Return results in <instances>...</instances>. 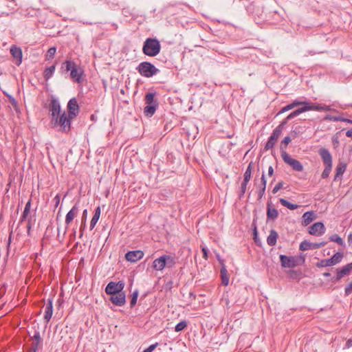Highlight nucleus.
I'll return each mask as SVG.
<instances>
[{
    "label": "nucleus",
    "instance_id": "nucleus-1",
    "mask_svg": "<svg viewBox=\"0 0 352 352\" xmlns=\"http://www.w3.org/2000/svg\"><path fill=\"white\" fill-rule=\"evenodd\" d=\"M60 70L63 74L70 72V78L74 82L81 83L83 81L84 69L80 66L77 65L73 60H67L63 62Z\"/></svg>",
    "mask_w": 352,
    "mask_h": 352
},
{
    "label": "nucleus",
    "instance_id": "nucleus-2",
    "mask_svg": "<svg viewBox=\"0 0 352 352\" xmlns=\"http://www.w3.org/2000/svg\"><path fill=\"white\" fill-rule=\"evenodd\" d=\"M65 111L50 120V124L53 128L59 127L58 131L67 133L71 129V120Z\"/></svg>",
    "mask_w": 352,
    "mask_h": 352
},
{
    "label": "nucleus",
    "instance_id": "nucleus-3",
    "mask_svg": "<svg viewBox=\"0 0 352 352\" xmlns=\"http://www.w3.org/2000/svg\"><path fill=\"white\" fill-rule=\"evenodd\" d=\"M161 45L156 38H147L143 43L142 52L148 56H155L160 52Z\"/></svg>",
    "mask_w": 352,
    "mask_h": 352
},
{
    "label": "nucleus",
    "instance_id": "nucleus-4",
    "mask_svg": "<svg viewBox=\"0 0 352 352\" xmlns=\"http://www.w3.org/2000/svg\"><path fill=\"white\" fill-rule=\"evenodd\" d=\"M138 73L144 77L151 78L160 72L153 64L148 61L141 62L136 67Z\"/></svg>",
    "mask_w": 352,
    "mask_h": 352
},
{
    "label": "nucleus",
    "instance_id": "nucleus-5",
    "mask_svg": "<svg viewBox=\"0 0 352 352\" xmlns=\"http://www.w3.org/2000/svg\"><path fill=\"white\" fill-rule=\"evenodd\" d=\"M48 115L50 118V120H52V119H54L56 117H58V116L63 113L61 111L60 102L54 96H52L50 102L48 105Z\"/></svg>",
    "mask_w": 352,
    "mask_h": 352
},
{
    "label": "nucleus",
    "instance_id": "nucleus-6",
    "mask_svg": "<svg viewBox=\"0 0 352 352\" xmlns=\"http://www.w3.org/2000/svg\"><path fill=\"white\" fill-rule=\"evenodd\" d=\"M283 160L289 164L294 170L301 172L303 170L302 164L297 160L292 158L286 151L281 152Z\"/></svg>",
    "mask_w": 352,
    "mask_h": 352
},
{
    "label": "nucleus",
    "instance_id": "nucleus-7",
    "mask_svg": "<svg viewBox=\"0 0 352 352\" xmlns=\"http://www.w3.org/2000/svg\"><path fill=\"white\" fill-rule=\"evenodd\" d=\"M124 283L122 280L118 282L110 281L105 287V292L108 295L118 294L124 288Z\"/></svg>",
    "mask_w": 352,
    "mask_h": 352
},
{
    "label": "nucleus",
    "instance_id": "nucleus-8",
    "mask_svg": "<svg viewBox=\"0 0 352 352\" xmlns=\"http://www.w3.org/2000/svg\"><path fill=\"white\" fill-rule=\"evenodd\" d=\"M279 258L280 265L283 268H293L298 266L296 256H288L284 254H280Z\"/></svg>",
    "mask_w": 352,
    "mask_h": 352
},
{
    "label": "nucleus",
    "instance_id": "nucleus-9",
    "mask_svg": "<svg viewBox=\"0 0 352 352\" xmlns=\"http://www.w3.org/2000/svg\"><path fill=\"white\" fill-rule=\"evenodd\" d=\"M352 271V262L346 264L341 268L336 269V276L331 278L332 282L340 281L342 277L349 274Z\"/></svg>",
    "mask_w": 352,
    "mask_h": 352
},
{
    "label": "nucleus",
    "instance_id": "nucleus-10",
    "mask_svg": "<svg viewBox=\"0 0 352 352\" xmlns=\"http://www.w3.org/2000/svg\"><path fill=\"white\" fill-rule=\"evenodd\" d=\"M68 116L70 119H74L79 113V105L75 98L69 100L67 103Z\"/></svg>",
    "mask_w": 352,
    "mask_h": 352
},
{
    "label": "nucleus",
    "instance_id": "nucleus-11",
    "mask_svg": "<svg viewBox=\"0 0 352 352\" xmlns=\"http://www.w3.org/2000/svg\"><path fill=\"white\" fill-rule=\"evenodd\" d=\"M326 228L322 222H316L309 228V233L314 236H321L325 232Z\"/></svg>",
    "mask_w": 352,
    "mask_h": 352
},
{
    "label": "nucleus",
    "instance_id": "nucleus-12",
    "mask_svg": "<svg viewBox=\"0 0 352 352\" xmlns=\"http://www.w3.org/2000/svg\"><path fill=\"white\" fill-rule=\"evenodd\" d=\"M109 300L116 306L122 307L126 303V295L124 292L118 293V294L111 295Z\"/></svg>",
    "mask_w": 352,
    "mask_h": 352
},
{
    "label": "nucleus",
    "instance_id": "nucleus-13",
    "mask_svg": "<svg viewBox=\"0 0 352 352\" xmlns=\"http://www.w3.org/2000/svg\"><path fill=\"white\" fill-rule=\"evenodd\" d=\"M144 256V252L142 250L129 251L125 254L126 261L131 263H135Z\"/></svg>",
    "mask_w": 352,
    "mask_h": 352
},
{
    "label": "nucleus",
    "instance_id": "nucleus-14",
    "mask_svg": "<svg viewBox=\"0 0 352 352\" xmlns=\"http://www.w3.org/2000/svg\"><path fill=\"white\" fill-rule=\"evenodd\" d=\"M305 104L306 111H329L330 107L327 105H322L321 104L311 103L307 100H304Z\"/></svg>",
    "mask_w": 352,
    "mask_h": 352
},
{
    "label": "nucleus",
    "instance_id": "nucleus-15",
    "mask_svg": "<svg viewBox=\"0 0 352 352\" xmlns=\"http://www.w3.org/2000/svg\"><path fill=\"white\" fill-rule=\"evenodd\" d=\"M318 154L320 156L324 166L332 165V156L328 149L320 148L318 150Z\"/></svg>",
    "mask_w": 352,
    "mask_h": 352
},
{
    "label": "nucleus",
    "instance_id": "nucleus-16",
    "mask_svg": "<svg viewBox=\"0 0 352 352\" xmlns=\"http://www.w3.org/2000/svg\"><path fill=\"white\" fill-rule=\"evenodd\" d=\"M166 258L165 254L160 257L155 258L153 262V268L157 271H162L166 267Z\"/></svg>",
    "mask_w": 352,
    "mask_h": 352
},
{
    "label": "nucleus",
    "instance_id": "nucleus-17",
    "mask_svg": "<svg viewBox=\"0 0 352 352\" xmlns=\"http://www.w3.org/2000/svg\"><path fill=\"white\" fill-rule=\"evenodd\" d=\"M78 212V204H76L72 209L67 213L65 217V223L67 226H68L71 222L74 220V219L77 216ZM67 227H66V230Z\"/></svg>",
    "mask_w": 352,
    "mask_h": 352
},
{
    "label": "nucleus",
    "instance_id": "nucleus-18",
    "mask_svg": "<svg viewBox=\"0 0 352 352\" xmlns=\"http://www.w3.org/2000/svg\"><path fill=\"white\" fill-rule=\"evenodd\" d=\"M218 260L221 265V270H220L221 283L223 285L227 286L229 283V276L228 274V271H227L226 266L223 263V261L221 260L219 257H218Z\"/></svg>",
    "mask_w": 352,
    "mask_h": 352
},
{
    "label": "nucleus",
    "instance_id": "nucleus-19",
    "mask_svg": "<svg viewBox=\"0 0 352 352\" xmlns=\"http://www.w3.org/2000/svg\"><path fill=\"white\" fill-rule=\"evenodd\" d=\"M278 217V211L275 208H272L270 203L267 204V221H274Z\"/></svg>",
    "mask_w": 352,
    "mask_h": 352
},
{
    "label": "nucleus",
    "instance_id": "nucleus-20",
    "mask_svg": "<svg viewBox=\"0 0 352 352\" xmlns=\"http://www.w3.org/2000/svg\"><path fill=\"white\" fill-rule=\"evenodd\" d=\"M10 54L16 58V64L19 65L22 62V50L20 47L13 45L10 48Z\"/></svg>",
    "mask_w": 352,
    "mask_h": 352
},
{
    "label": "nucleus",
    "instance_id": "nucleus-21",
    "mask_svg": "<svg viewBox=\"0 0 352 352\" xmlns=\"http://www.w3.org/2000/svg\"><path fill=\"white\" fill-rule=\"evenodd\" d=\"M32 343H31V349H34L38 351L39 346L42 345L43 339L41 337L40 332L36 331L33 337L31 338Z\"/></svg>",
    "mask_w": 352,
    "mask_h": 352
},
{
    "label": "nucleus",
    "instance_id": "nucleus-22",
    "mask_svg": "<svg viewBox=\"0 0 352 352\" xmlns=\"http://www.w3.org/2000/svg\"><path fill=\"white\" fill-rule=\"evenodd\" d=\"M53 314V300L52 298H48L47 302L45 309L44 318L46 322H49L52 318Z\"/></svg>",
    "mask_w": 352,
    "mask_h": 352
},
{
    "label": "nucleus",
    "instance_id": "nucleus-23",
    "mask_svg": "<svg viewBox=\"0 0 352 352\" xmlns=\"http://www.w3.org/2000/svg\"><path fill=\"white\" fill-rule=\"evenodd\" d=\"M316 217V214L314 211H308L303 214L302 225L303 226H308L311 221H313Z\"/></svg>",
    "mask_w": 352,
    "mask_h": 352
},
{
    "label": "nucleus",
    "instance_id": "nucleus-24",
    "mask_svg": "<svg viewBox=\"0 0 352 352\" xmlns=\"http://www.w3.org/2000/svg\"><path fill=\"white\" fill-rule=\"evenodd\" d=\"M302 104H304V100H301L299 99L294 100L292 103L288 104L287 105L283 107L279 112L278 113V115L283 113L287 111H289L291 109H293L296 107L300 106Z\"/></svg>",
    "mask_w": 352,
    "mask_h": 352
},
{
    "label": "nucleus",
    "instance_id": "nucleus-25",
    "mask_svg": "<svg viewBox=\"0 0 352 352\" xmlns=\"http://www.w3.org/2000/svg\"><path fill=\"white\" fill-rule=\"evenodd\" d=\"M279 137V135L274 132H272V135H270L267 142L265 144L264 150L268 151L270 149H272L274 146Z\"/></svg>",
    "mask_w": 352,
    "mask_h": 352
},
{
    "label": "nucleus",
    "instance_id": "nucleus-26",
    "mask_svg": "<svg viewBox=\"0 0 352 352\" xmlns=\"http://www.w3.org/2000/svg\"><path fill=\"white\" fill-rule=\"evenodd\" d=\"M299 249L301 251H306L308 250L318 249L317 243H311L307 240H304L300 244Z\"/></svg>",
    "mask_w": 352,
    "mask_h": 352
},
{
    "label": "nucleus",
    "instance_id": "nucleus-27",
    "mask_svg": "<svg viewBox=\"0 0 352 352\" xmlns=\"http://www.w3.org/2000/svg\"><path fill=\"white\" fill-rule=\"evenodd\" d=\"M267 181L265 179V173H263L261 178V184L259 185V190L258 191V199L260 200L262 199L263 195H265V188H266Z\"/></svg>",
    "mask_w": 352,
    "mask_h": 352
},
{
    "label": "nucleus",
    "instance_id": "nucleus-28",
    "mask_svg": "<svg viewBox=\"0 0 352 352\" xmlns=\"http://www.w3.org/2000/svg\"><path fill=\"white\" fill-rule=\"evenodd\" d=\"M159 104H146V106L144 108V114L145 116L148 118L152 117L156 109H157Z\"/></svg>",
    "mask_w": 352,
    "mask_h": 352
},
{
    "label": "nucleus",
    "instance_id": "nucleus-29",
    "mask_svg": "<svg viewBox=\"0 0 352 352\" xmlns=\"http://www.w3.org/2000/svg\"><path fill=\"white\" fill-rule=\"evenodd\" d=\"M278 237V234L277 232L274 230H271L270 232V234L267 238V243L270 246L275 245L276 244Z\"/></svg>",
    "mask_w": 352,
    "mask_h": 352
},
{
    "label": "nucleus",
    "instance_id": "nucleus-30",
    "mask_svg": "<svg viewBox=\"0 0 352 352\" xmlns=\"http://www.w3.org/2000/svg\"><path fill=\"white\" fill-rule=\"evenodd\" d=\"M324 120H329V121H333V122L341 121V122H347V123L352 124V120L348 119V118H344L341 117V116H331V115H327L324 118Z\"/></svg>",
    "mask_w": 352,
    "mask_h": 352
},
{
    "label": "nucleus",
    "instance_id": "nucleus-31",
    "mask_svg": "<svg viewBox=\"0 0 352 352\" xmlns=\"http://www.w3.org/2000/svg\"><path fill=\"white\" fill-rule=\"evenodd\" d=\"M156 92H148L144 97V101L146 104H159L157 99H155Z\"/></svg>",
    "mask_w": 352,
    "mask_h": 352
},
{
    "label": "nucleus",
    "instance_id": "nucleus-32",
    "mask_svg": "<svg viewBox=\"0 0 352 352\" xmlns=\"http://www.w3.org/2000/svg\"><path fill=\"white\" fill-rule=\"evenodd\" d=\"M100 213H101V209H100V206H98L96 209H95V211H94V214L91 220V223H90V230H92L94 229V228L95 227L96 224L97 223L99 218H100Z\"/></svg>",
    "mask_w": 352,
    "mask_h": 352
},
{
    "label": "nucleus",
    "instance_id": "nucleus-33",
    "mask_svg": "<svg viewBox=\"0 0 352 352\" xmlns=\"http://www.w3.org/2000/svg\"><path fill=\"white\" fill-rule=\"evenodd\" d=\"M56 69V65H52V66L47 67L43 72V76L45 80H48L54 74Z\"/></svg>",
    "mask_w": 352,
    "mask_h": 352
},
{
    "label": "nucleus",
    "instance_id": "nucleus-34",
    "mask_svg": "<svg viewBox=\"0 0 352 352\" xmlns=\"http://www.w3.org/2000/svg\"><path fill=\"white\" fill-rule=\"evenodd\" d=\"M344 254L342 252H338L335 253L331 258V262L333 265H335L342 261V259L343 258Z\"/></svg>",
    "mask_w": 352,
    "mask_h": 352
},
{
    "label": "nucleus",
    "instance_id": "nucleus-35",
    "mask_svg": "<svg viewBox=\"0 0 352 352\" xmlns=\"http://www.w3.org/2000/svg\"><path fill=\"white\" fill-rule=\"evenodd\" d=\"M346 168V164L344 162H340L336 168L335 179L340 175H342Z\"/></svg>",
    "mask_w": 352,
    "mask_h": 352
},
{
    "label": "nucleus",
    "instance_id": "nucleus-36",
    "mask_svg": "<svg viewBox=\"0 0 352 352\" xmlns=\"http://www.w3.org/2000/svg\"><path fill=\"white\" fill-rule=\"evenodd\" d=\"M279 201L280 203L285 207L287 208L289 210H296L297 209L299 206L297 205V204H292L290 203L289 201H288L287 200L283 199V198H280L279 199Z\"/></svg>",
    "mask_w": 352,
    "mask_h": 352
},
{
    "label": "nucleus",
    "instance_id": "nucleus-37",
    "mask_svg": "<svg viewBox=\"0 0 352 352\" xmlns=\"http://www.w3.org/2000/svg\"><path fill=\"white\" fill-rule=\"evenodd\" d=\"M30 207H31V199L29 200L25 204L24 210H23V214L20 218V223H22L23 221H25L26 219V218L28 215V213L30 212Z\"/></svg>",
    "mask_w": 352,
    "mask_h": 352
},
{
    "label": "nucleus",
    "instance_id": "nucleus-38",
    "mask_svg": "<svg viewBox=\"0 0 352 352\" xmlns=\"http://www.w3.org/2000/svg\"><path fill=\"white\" fill-rule=\"evenodd\" d=\"M252 162H250L243 175V181L245 182H250V180L251 179V175H252Z\"/></svg>",
    "mask_w": 352,
    "mask_h": 352
},
{
    "label": "nucleus",
    "instance_id": "nucleus-39",
    "mask_svg": "<svg viewBox=\"0 0 352 352\" xmlns=\"http://www.w3.org/2000/svg\"><path fill=\"white\" fill-rule=\"evenodd\" d=\"M87 209L84 210L82 212V225L80 228V237H82L84 233V230L86 227V219H87Z\"/></svg>",
    "mask_w": 352,
    "mask_h": 352
},
{
    "label": "nucleus",
    "instance_id": "nucleus-40",
    "mask_svg": "<svg viewBox=\"0 0 352 352\" xmlns=\"http://www.w3.org/2000/svg\"><path fill=\"white\" fill-rule=\"evenodd\" d=\"M166 267L173 268L176 264L175 258L170 255L165 254Z\"/></svg>",
    "mask_w": 352,
    "mask_h": 352
},
{
    "label": "nucleus",
    "instance_id": "nucleus-41",
    "mask_svg": "<svg viewBox=\"0 0 352 352\" xmlns=\"http://www.w3.org/2000/svg\"><path fill=\"white\" fill-rule=\"evenodd\" d=\"M316 266L317 267H330L333 266L331 262L330 258L328 259H322L320 261L316 263Z\"/></svg>",
    "mask_w": 352,
    "mask_h": 352
},
{
    "label": "nucleus",
    "instance_id": "nucleus-42",
    "mask_svg": "<svg viewBox=\"0 0 352 352\" xmlns=\"http://www.w3.org/2000/svg\"><path fill=\"white\" fill-rule=\"evenodd\" d=\"M139 295V291L135 289L131 296L130 307L133 308L137 303L138 298Z\"/></svg>",
    "mask_w": 352,
    "mask_h": 352
},
{
    "label": "nucleus",
    "instance_id": "nucleus-43",
    "mask_svg": "<svg viewBox=\"0 0 352 352\" xmlns=\"http://www.w3.org/2000/svg\"><path fill=\"white\" fill-rule=\"evenodd\" d=\"M329 240L331 241H333V242H336L337 243L338 245H344V241L342 240V239L337 234H333L331 235L330 237H329Z\"/></svg>",
    "mask_w": 352,
    "mask_h": 352
},
{
    "label": "nucleus",
    "instance_id": "nucleus-44",
    "mask_svg": "<svg viewBox=\"0 0 352 352\" xmlns=\"http://www.w3.org/2000/svg\"><path fill=\"white\" fill-rule=\"evenodd\" d=\"M188 326V322L186 320H182L177 323L175 327V331L176 332H179L186 329Z\"/></svg>",
    "mask_w": 352,
    "mask_h": 352
},
{
    "label": "nucleus",
    "instance_id": "nucleus-45",
    "mask_svg": "<svg viewBox=\"0 0 352 352\" xmlns=\"http://www.w3.org/2000/svg\"><path fill=\"white\" fill-rule=\"evenodd\" d=\"M248 184V182H245L244 181H243V182L241 183V185L240 187V191L238 195L239 199H241L244 197Z\"/></svg>",
    "mask_w": 352,
    "mask_h": 352
},
{
    "label": "nucleus",
    "instance_id": "nucleus-46",
    "mask_svg": "<svg viewBox=\"0 0 352 352\" xmlns=\"http://www.w3.org/2000/svg\"><path fill=\"white\" fill-rule=\"evenodd\" d=\"M56 52V48L55 47H50L45 55V59L46 60H50L54 58L55 54Z\"/></svg>",
    "mask_w": 352,
    "mask_h": 352
},
{
    "label": "nucleus",
    "instance_id": "nucleus-47",
    "mask_svg": "<svg viewBox=\"0 0 352 352\" xmlns=\"http://www.w3.org/2000/svg\"><path fill=\"white\" fill-rule=\"evenodd\" d=\"M300 106H302V107L298 108V109H296V110H294V111L292 112V116H294V118L298 116L300 113H302L307 111L305 104H302Z\"/></svg>",
    "mask_w": 352,
    "mask_h": 352
},
{
    "label": "nucleus",
    "instance_id": "nucleus-48",
    "mask_svg": "<svg viewBox=\"0 0 352 352\" xmlns=\"http://www.w3.org/2000/svg\"><path fill=\"white\" fill-rule=\"evenodd\" d=\"M331 168H332V165L325 166L324 169L322 173V175H321L322 178H323V179L327 178L329 176V174L331 171Z\"/></svg>",
    "mask_w": 352,
    "mask_h": 352
},
{
    "label": "nucleus",
    "instance_id": "nucleus-49",
    "mask_svg": "<svg viewBox=\"0 0 352 352\" xmlns=\"http://www.w3.org/2000/svg\"><path fill=\"white\" fill-rule=\"evenodd\" d=\"M292 138L290 136H286L285 138L281 141V145H280V149L282 151L283 149L287 148V144L291 142Z\"/></svg>",
    "mask_w": 352,
    "mask_h": 352
},
{
    "label": "nucleus",
    "instance_id": "nucleus-50",
    "mask_svg": "<svg viewBox=\"0 0 352 352\" xmlns=\"http://www.w3.org/2000/svg\"><path fill=\"white\" fill-rule=\"evenodd\" d=\"M298 265H302L305 263V254H300L296 257Z\"/></svg>",
    "mask_w": 352,
    "mask_h": 352
},
{
    "label": "nucleus",
    "instance_id": "nucleus-51",
    "mask_svg": "<svg viewBox=\"0 0 352 352\" xmlns=\"http://www.w3.org/2000/svg\"><path fill=\"white\" fill-rule=\"evenodd\" d=\"M283 182H279L272 190V193L276 194L280 189L283 187Z\"/></svg>",
    "mask_w": 352,
    "mask_h": 352
},
{
    "label": "nucleus",
    "instance_id": "nucleus-52",
    "mask_svg": "<svg viewBox=\"0 0 352 352\" xmlns=\"http://www.w3.org/2000/svg\"><path fill=\"white\" fill-rule=\"evenodd\" d=\"M344 293L346 296H349L352 293V282L345 287Z\"/></svg>",
    "mask_w": 352,
    "mask_h": 352
},
{
    "label": "nucleus",
    "instance_id": "nucleus-53",
    "mask_svg": "<svg viewBox=\"0 0 352 352\" xmlns=\"http://www.w3.org/2000/svg\"><path fill=\"white\" fill-rule=\"evenodd\" d=\"M157 343L150 345L148 347L145 349L143 352H152L157 346Z\"/></svg>",
    "mask_w": 352,
    "mask_h": 352
},
{
    "label": "nucleus",
    "instance_id": "nucleus-54",
    "mask_svg": "<svg viewBox=\"0 0 352 352\" xmlns=\"http://www.w3.org/2000/svg\"><path fill=\"white\" fill-rule=\"evenodd\" d=\"M300 274V272L296 271V270H290L289 272V277L292 278H296Z\"/></svg>",
    "mask_w": 352,
    "mask_h": 352
},
{
    "label": "nucleus",
    "instance_id": "nucleus-55",
    "mask_svg": "<svg viewBox=\"0 0 352 352\" xmlns=\"http://www.w3.org/2000/svg\"><path fill=\"white\" fill-rule=\"evenodd\" d=\"M284 127L280 124L274 131L273 132L277 133L278 135H280Z\"/></svg>",
    "mask_w": 352,
    "mask_h": 352
},
{
    "label": "nucleus",
    "instance_id": "nucleus-56",
    "mask_svg": "<svg viewBox=\"0 0 352 352\" xmlns=\"http://www.w3.org/2000/svg\"><path fill=\"white\" fill-rule=\"evenodd\" d=\"M253 234H254V241L255 243L258 245V230H257V228H256V226H254V229H253Z\"/></svg>",
    "mask_w": 352,
    "mask_h": 352
},
{
    "label": "nucleus",
    "instance_id": "nucleus-57",
    "mask_svg": "<svg viewBox=\"0 0 352 352\" xmlns=\"http://www.w3.org/2000/svg\"><path fill=\"white\" fill-rule=\"evenodd\" d=\"M173 282L172 280H169L164 285V289L166 290H170L173 288Z\"/></svg>",
    "mask_w": 352,
    "mask_h": 352
},
{
    "label": "nucleus",
    "instance_id": "nucleus-58",
    "mask_svg": "<svg viewBox=\"0 0 352 352\" xmlns=\"http://www.w3.org/2000/svg\"><path fill=\"white\" fill-rule=\"evenodd\" d=\"M332 143L335 147H336L339 144L340 141H339V138L337 135L333 136Z\"/></svg>",
    "mask_w": 352,
    "mask_h": 352
},
{
    "label": "nucleus",
    "instance_id": "nucleus-59",
    "mask_svg": "<svg viewBox=\"0 0 352 352\" xmlns=\"http://www.w3.org/2000/svg\"><path fill=\"white\" fill-rule=\"evenodd\" d=\"M201 251H202V253H203V257L207 260L208 259V249L206 247H203L201 248Z\"/></svg>",
    "mask_w": 352,
    "mask_h": 352
},
{
    "label": "nucleus",
    "instance_id": "nucleus-60",
    "mask_svg": "<svg viewBox=\"0 0 352 352\" xmlns=\"http://www.w3.org/2000/svg\"><path fill=\"white\" fill-rule=\"evenodd\" d=\"M60 197L59 195H56L55 196V197L54 198V201H55V205H54L55 208H56L58 206V204L60 203Z\"/></svg>",
    "mask_w": 352,
    "mask_h": 352
},
{
    "label": "nucleus",
    "instance_id": "nucleus-61",
    "mask_svg": "<svg viewBox=\"0 0 352 352\" xmlns=\"http://www.w3.org/2000/svg\"><path fill=\"white\" fill-rule=\"evenodd\" d=\"M8 98H9V100H10V103L13 106H16V104H17L16 100L12 96H8Z\"/></svg>",
    "mask_w": 352,
    "mask_h": 352
},
{
    "label": "nucleus",
    "instance_id": "nucleus-62",
    "mask_svg": "<svg viewBox=\"0 0 352 352\" xmlns=\"http://www.w3.org/2000/svg\"><path fill=\"white\" fill-rule=\"evenodd\" d=\"M352 346V340L351 339H349L346 341V344H345V348H350Z\"/></svg>",
    "mask_w": 352,
    "mask_h": 352
},
{
    "label": "nucleus",
    "instance_id": "nucleus-63",
    "mask_svg": "<svg viewBox=\"0 0 352 352\" xmlns=\"http://www.w3.org/2000/svg\"><path fill=\"white\" fill-rule=\"evenodd\" d=\"M346 135L349 138H352V129H349L346 132Z\"/></svg>",
    "mask_w": 352,
    "mask_h": 352
},
{
    "label": "nucleus",
    "instance_id": "nucleus-64",
    "mask_svg": "<svg viewBox=\"0 0 352 352\" xmlns=\"http://www.w3.org/2000/svg\"><path fill=\"white\" fill-rule=\"evenodd\" d=\"M348 243L349 244H352V232L349 233L348 235Z\"/></svg>",
    "mask_w": 352,
    "mask_h": 352
}]
</instances>
